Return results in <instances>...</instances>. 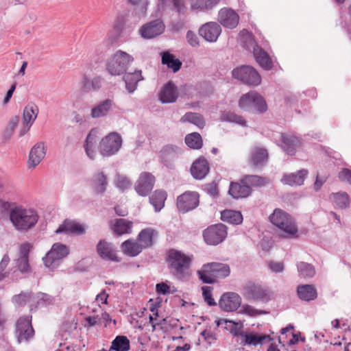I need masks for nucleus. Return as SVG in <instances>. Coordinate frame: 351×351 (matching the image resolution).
<instances>
[{
	"label": "nucleus",
	"mask_w": 351,
	"mask_h": 351,
	"mask_svg": "<svg viewBox=\"0 0 351 351\" xmlns=\"http://www.w3.org/2000/svg\"><path fill=\"white\" fill-rule=\"evenodd\" d=\"M12 203L4 202L2 207L10 208V219L16 230L25 231L34 227L38 220L37 212L31 208H25L21 206H14Z\"/></svg>",
	"instance_id": "nucleus-1"
},
{
	"label": "nucleus",
	"mask_w": 351,
	"mask_h": 351,
	"mask_svg": "<svg viewBox=\"0 0 351 351\" xmlns=\"http://www.w3.org/2000/svg\"><path fill=\"white\" fill-rule=\"evenodd\" d=\"M197 276L205 284H214L218 278H225L230 274V268L228 264L212 262L204 264Z\"/></svg>",
	"instance_id": "nucleus-2"
},
{
	"label": "nucleus",
	"mask_w": 351,
	"mask_h": 351,
	"mask_svg": "<svg viewBox=\"0 0 351 351\" xmlns=\"http://www.w3.org/2000/svg\"><path fill=\"white\" fill-rule=\"evenodd\" d=\"M191 261V258L180 251L174 249L169 251V267L171 273L178 279H182L187 275Z\"/></svg>",
	"instance_id": "nucleus-3"
},
{
	"label": "nucleus",
	"mask_w": 351,
	"mask_h": 351,
	"mask_svg": "<svg viewBox=\"0 0 351 351\" xmlns=\"http://www.w3.org/2000/svg\"><path fill=\"white\" fill-rule=\"evenodd\" d=\"M133 61L134 58L131 55L118 50L107 60L106 69L111 75H121L125 73Z\"/></svg>",
	"instance_id": "nucleus-4"
},
{
	"label": "nucleus",
	"mask_w": 351,
	"mask_h": 351,
	"mask_svg": "<svg viewBox=\"0 0 351 351\" xmlns=\"http://www.w3.org/2000/svg\"><path fill=\"white\" fill-rule=\"evenodd\" d=\"M270 221L283 232L284 237L295 235L298 228L291 216L285 211L276 208L269 216Z\"/></svg>",
	"instance_id": "nucleus-5"
},
{
	"label": "nucleus",
	"mask_w": 351,
	"mask_h": 351,
	"mask_svg": "<svg viewBox=\"0 0 351 351\" xmlns=\"http://www.w3.org/2000/svg\"><path fill=\"white\" fill-rule=\"evenodd\" d=\"M122 143V137L119 133L110 132L100 141L99 152L104 157H110L115 155L120 150Z\"/></svg>",
	"instance_id": "nucleus-6"
},
{
	"label": "nucleus",
	"mask_w": 351,
	"mask_h": 351,
	"mask_svg": "<svg viewBox=\"0 0 351 351\" xmlns=\"http://www.w3.org/2000/svg\"><path fill=\"white\" fill-rule=\"evenodd\" d=\"M69 254V249L66 245L56 243L52 245L50 251L43 257V263L47 267L55 268Z\"/></svg>",
	"instance_id": "nucleus-7"
},
{
	"label": "nucleus",
	"mask_w": 351,
	"mask_h": 351,
	"mask_svg": "<svg viewBox=\"0 0 351 351\" xmlns=\"http://www.w3.org/2000/svg\"><path fill=\"white\" fill-rule=\"evenodd\" d=\"M243 295L248 300L267 302L271 293L265 287L254 282H248L243 288Z\"/></svg>",
	"instance_id": "nucleus-8"
},
{
	"label": "nucleus",
	"mask_w": 351,
	"mask_h": 351,
	"mask_svg": "<svg viewBox=\"0 0 351 351\" xmlns=\"http://www.w3.org/2000/svg\"><path fill=\"white\" fill-rule=\"evenodd\" d=\"M232 76L244 84L258 86L261 82L259 73L251 66H241L232 71Z\"/></svg>",
	"instance_id": "nucleus-9"
},
{
	"label": "nucleus",
	"mask_w": 351,
	"mask_h": 351,
	"mask_svg": "<svg viewBox=\"0 0 351 351\" xmlns=\"http://www.w3.org/2000/svg\"><path fill=\"white\" fill-rule=\"evenodd\" d=\"M227 237V228L223 223H217L208 226L203 232L205 242L210 245L221 243Z\"/></svg>",
	"instance_id": "nucleus-10"
},
{
	"label": "nucleus",
	"mask_w": 351,
	"mask_h": 351,
	"mask_svg": "<svg viewBox=\"0 0 351 351\" xmlns=\"http://www.w3.org/2000/svg\"><path fill=\"white\" fill-rule=\"evenodd\" d=\"M199 194L195 191H186L177 197V207L180 212L186 213L199 205Z\"/></svg>",
	"instance_id": "nucleus-11"
},
{
	"label": "nucleus",
	"mask_w": 351,
	"mask_h": 351,
	"mask_svg": "<svg viewBox=\"0 0 351 351\" xmlns=\"http://www.w3.org/2000/svg\"><path fill=\"white\" fill-rule=\"evenodd\" d=\"M96 251L99 256L104 261L119 263L121 258L117 254V250L112 243L106 239H101L96 245Z\"/></svg>",
	"instance_id": "nucleus-12"
},
{
	"label": "nucleus",
	"mask_w": 351,
	"mask_h": 351,
	"mask_svg": "<svg viewBox=\"0 0 351 351\" xmlns=\"http://www.w3.org/2000/svg\"><path fill=\"white\" fill-rule=\"evenodd\" d=\"M16 333L18 341H27L34 335V330L32 326V317H20L16 324Z\"/></svg>",
	"instance_id": "nucleus-13"
},
{
	"label": "nucleus",
	"mask_w": 351,
	"mask_h": 351,
	"mask_svg": "<svg viewBox=\"0 0 351 351\" xmlns=\"http://www.w3.org/2000/svg\"><path fill=\"white\" fill-rule=\"evenodd\" d=\"M155 183L154 176L149 172H143L136 181L134 189L136 193L143 197L149 194Z\"/></svg>",
	"instance_id": "nucleus-14"
},
{
	"label": "nucleus",
	"mask_w": 351,
	"mask_h": 351,
	"mask_svg": "<svg viewBox=\"0 0 351 351\" xmlns=\"http://www.w3.org/2000/svg\"><path fill=\"white\" fill-rule=\"evenodd\" d=\"M165 29L163 21L161 19H156L143 25L139 32L143 38L151 39L162 34Z\"/></svg>",
	"instance_id": "nucleus-15"
},
{
	"label": "nucleus",
	"mask_w": 351,
	"mask_h": 351,
	"mask_svg": "<svg viewBox=\"0 0 351 351\" xmlns=\"http://www.w3.org/2000/svg\"><path fill=\"white\" fill-rule=\"evenodd\" d=\"M241 298L236 293H223L219 301V307L226 312H233L241 305Z\"/></svg>",
	"instance_id": "nucleus-16"
},
{
	"label": "nucleus",
	"mask_w": 351,
	"mask_h": 351,
	"mask_svg": "<svg viewBox=\"0 0 351 351\" xmlns=\"http://www.w3.org/2000/svg\"><path fill=\"white\" fill-rule=\"evenodd\" d=\"M218 21L223 27L234 29L239 24V16L233 10L224 8L219 12Z\"/></svg>",
	"instance_id": "nucleus-17"
},
{
	"label": "nucleus",
	"mask_w": 351,
	"mask_h": 351,
	"mask_svg": "<svg viewBox=\"0 0 351 351\" xmlns=\"http://www.w3.org/2000/svg\"><path fill=\"white\" fill-rule=\"evenodd\" d=\"M221 33V26L216 22H209L203 25L199 29V34L206 41L213 43L217 41Z\"/></svg>",
	"instance_id": "nucleus-18"
},
{
	"label": "nucleus",
	"mask_w": 351,
	"mask_h": 351,
	"mask_svg": "<svg viewBox=\"0 0 351 351\" xmlns=\"http://www.w3.org/2000/svg\"><path fill=\"white\" fill-rule=\"evenodd\" d=\"M31 245L29 243H24L19 249V256L16 260V265L18 270L22 274L29 273L30 266L29 264V254Z\"/></svg>",
	"instance_id": "nucleus-19"
},
{
	"label": "nucleus",
	"mask_w": 351,
	"mask_h": 351,
	"mask_svg": "<svg viewBox=\"0 0 351 351\" xmlns=\"http://www.w3.org/2000/svg\"><path fill=\"white\" fill-rule=\"evenodd\" d=\"M46 147L43 142H38L31 149L28 159L29 168H35L44 158L46 154Z\"/></svg>",
	"instance_id": "nucleus-20"
},
{
	"label": "nucleus",
	"mask_w": 351,
	"mask_h": 351,
	"mask_svg": "<svg viewBox=\"0 0 351 351\" xmlns=\"http://www.w3.org/2000/svg\"><path fill=\"white\" fill-rule=\"evenodd\" d=\"M267 159V150L263 147H256L251 151L250 164L254 168H261L266 164Z\"/></svg>",
	"instance_id": "nucleus-21"
},
{
	"label": "nucleus",
	"mask_w": 351,
	"mask_h": 351,
	"mask_svg": "<svg viewBox=\"0 0 351 351\" xmlns=\"http://www.w3.org/2000/svg\"><path fill=\"white\" fill-rule=\"evenodd\" d=\"M84 226L78 223L70 220H65L55 231L56 234L72 233L77 235L85 234Z\"/></svg>",
	"instance_id": "nucleus-22"
},
{
	"label": "nucleus",
	"mask_w": 351,
	"mask_h": 351,
	"mask_svg": "<svg viewBox=\"0 0 351 351\" xmlns=\"http://www.w3.org/2000/svg\"><path fill=\"white\" fill-rule=\"evenodd\" d=\"M308 171L306 169H301L295 173L284 175L281 181L285 184L289 186H300L303 184Z\"/></svg>",
	"instance_id": "nucleus-23"
},
{
	"label": "nucleus",
	"mask_w": 351,
	"mask_h": 351,
	"mask_svg": "<svg viewBox=\"0 0 351 351\" xmlns=\"http://www.w3.org/2000/svg\"><path fill=\"white\" fill-rule=\"evenodd\" d=\"M180 153L181 149L178 146L167 145L161 149L160 156L164 164L169 167Z\"/></svg>",
	"instance_id": "nucleus-24"
},
{
	"label": "nucleus",
	"mask_w": 351,
	"mask_h": 351,
	"mask_svg": "<svg viewBox=\"0 0 351 351\" xmlns=\"http://www.w3.org/2000/svg\"><path fill=\"white\" fill-rule=\"evenodd\" d=\"M209 172V165L205 158H199L193 163L191 173L197 180L204 178Z\"/></svg>",
	"instance_id": "nucleus-25"
},
{
	"label": "nucleus",
	"mask_w": 351,
	"mask_h": 351,
	"mask_svg": "<svg viewBox=\"0 0 351 351\" xmlns=\"http://www.w3.org/2000/svg\"><path fill=\"white\" fill-rule=\"evenodd\" d=\"M157 235V232L154 229L151 228H145L138 234L137 241L144 250L153 245L154 239Z\"/></svg>",
	"instance_id": "nucleus-26"
},
{
	"label": "nucleus",
	"mask_w": 351,
	"mask_h": 351,
	"mask_svg": "<svg viewBox=\"0 0 351 351\" xmlns=\"http://www.w3.org/2000/svg\"><path fill=\"white\" fill-rule=\"evenodd\" d=\"M178 98L176 86L169 81L162 88L160 99L162 103H173Z\"/></svg>",
	"instance_id": "nucleus-27"
},
{
	"label": "nucleus",
	"mask_w": 351,
	"mask_h": 351,
	"mask_svg": "<svg viewBox=\"0 0 351 351\" xmlns=\"http://www.w3.org/2000/svg\"><path fill=\"white\" fill-rule=\"evenodd\" d=\"M282 147L288 155H294L296 148L300 145L299 138L295 136L282 134Z\"/></svg>",
	"instance_id": "nucleus-28"
},
{
	"label": "nucleus",
	"mask_w": 351,
	"mask_h": 351,
	"mask_svg": "<svg viewBox=\"0 0 351 351\" xmlns=\"http://www.w3.org/2000/svg\"><path fill=\"white\" fill-rule=\"evenodd\" d=\"M121 249L124 254L130 257L137 256L143 250L138 241L133 239L123 242Z\"/></svg>",
	"instance_id": "nucleus-29"
},
{
	"label": "nucleus",
	"mask_w": 351,
	"mask_h": 351,
	"mask_svg": "<svg viewBox=\"0 0 351 351\" xmlns=\"http://www.w3.org/2000/svg\"><path fill=\"white\" fill-rule=\"evenodd\" d=\"M113 101L112 99H106L95 106L90 112V117L93 119L106 117L112 109Z\"/></svg>",
	"instance_id": "nucleus-30"
},
{
	"label": "nucleus",
	"mask_w": 351,
	"mask_h": 351,
	"mask_svg": "<svg viewBox=\"0 0 351 351\" xmlns=\"http://www.w3.org/2000/svg\"><path fill=\"white\" fill-rule=\"evenodd\" d=\"M251 192L250 186L241 182H231L228 191L229 194L234 199L247 197Z\"/></svg>",
	"instance_id": "nucleus-31"
},
{
	"label": "nucleus",
	"mask_w": 351,
	"mask_h": 351,
	"mask_svg": "<svg viewBox=\"0 0 351 351\" xmlns=\"http://www.w3.org/2000/svg\"><path fill=\"white\" fill-rule=\"evenodd\" d=\"M125 88L129 93L134 92L137 88L138 82L143 80L141 71L136 70L133 73H125L123 77Z\"/></svg>",
	"instance_id": "nucleus-32"
},
{
	"label": "nucleus",
	"mask_w": 351,
	"mask_h": 351,
	"mask_svg": "<svg viewBox=\"0 0 351 351\" xmlns=\"http://www.w3.org/2000/svg\"><path fill=\"white\" fill-rule=\"evenodd\" d=\"M255 99L257 101H261V104H263L262 96L256 91H250L241 96L239 99V106L242 109L250 110Z\"/></svg>",
	"instance_id": "nucleus-33"
},
{
	"label": "nucleus",
	"mask_w": 351,
	"mask_h": 351,
	"mask_svg": "<svg viewBox=\"0 0 351 351\" xmlns=\"http://www.w3.org/2000/svg\"><path fill=\"white\" fill-rule=\"evenodd\" d=\"M297 293L299 298L304 301L313 300L317 297L315 288L311 285H299Z\"/></svg>",
	"instance_id": "nucleus-34"
},
{
	"label": "nucleus",
	"mask_w": 351,
	"mask_h": 351,
	"mask_svg": "<svg viewBox=\"0 0 351 351\" xmlns=\"http://www.w3.org/2000/svg\"><path fill=\"white\" fill-rule=\"evenodd\" d=\"M92 187L97 193H104L108 185L107 177L103 172L95 173L92 178Z\"/></svg>",
	"instance_id": "nucleus-35"
},
{
	"label": "nucleus",
	"mask_w": 351,
	"mask_h": 351,
	"mask_svg": "<svg viewBox=\"0 0 351 351\" xmlns=\"http://www.w3.org/2000/svg\"><path fill=\"white\" fill-rule=\"evenodd\" d=\"M254 58L257 63L265 70H270L272 67L271 60L267 53L262 48L258 47L253 51Z\"/></svg>",
	"instance_id": "nucleus-36"
},
{
	"label": "nucleus",
	"mask_w": 351,
	"mask_h": 351,
	"mask_svg": "<svg viewBox=\"0 0 351 351\" xmlns=\"http://www.w3.org/2000/svg\"><path fill=\"white\" fill-rule=\"evenodd\" d=\"M239 35L241 43L246 50L253 52L258 47L253 35L247 30L243 29Z\"/></svg>",
	"instance_id": "nucleus-37"
},
{
	"label": "nucleus",
	"mask_w": 351,
	"mask_h": 351,
	"mask_svg": "<svg viewBox=\"0 0 351 351\" xmlns=\"http://www.w3.org/2000/svg\"><path fill=\"white\" fill-rule=\"evenodd\" d=\"M167 193L163 190H156L149 197V202L154 207L156 212L160 211L165 205Z\"/></svg>",
	"instance_id": "nucleus-38"
},
{
	"label": "nucleus",
	"mask_w": 351,
	"mask_h": 351,
	"mask_svg": "<svg viewBox=\"0 0 351 351\" xmlns=\"http://www.w3.org/2000/svg\"><path fill=\"white\" fill-rule=\"evenodd\" d=\"M38 114V108L34 104H28L23 110L24 124L32 126Z\"/></svg>",
	"instance_id": "nucleus-39"
},
{
	"label": "nucleus",
	"mask_w": 351,
	"mask_h": 351,
	"mask_svg": "<svg viewBox=\"0 0 351 351\" xmlns=\"http://www.w3.org/2000/svg\"><path fill=\"white\" fill-rule=\"evenodd\" d=\"M221 219L225 222L232 224H240L243 221V216L239 211L225 210L221 212Z\"/></svg>",
	"instance_id": "nucleus-40"
},
{
	"label": "nucleus",
	"mask_w": 351,
	"mask_h": 351,
	"mask_svg": "<svg viewBox=\"0 0 351 351\" xmlns=\"http://www.w3.org/2000/svg\"><path fill=\"white\" fill-rule=\"evenodd\" d=\"M132 228V222L125 219H117L113 225L112 230L115 234L121 235L130 233Z\"/></svg>",
	"instance_id": "nucleus-41"
},
{
	"label": "nucleus",
	"mask_w": 351,
	"mask_h": 351,
	"mask_svg": "<svg viewBox=\"0 0 351 351\" xmlns=\"http://www.w3.org/2000/svg\"><path fill=\"white\" fill-rule=\"evenodd\" d=\"M162 63L171 69L174 73L178 71L182 66V62L178 59L175 58V56L168 52H163L162 53Z\"/></svg>",
	"instance_id": "nucleus-42"
},
{
	"label": "nucleus",
	"mask_w": 351,
	"mask_h": 351,
	"mask_svg": "<svg viewBox=\"0 0 351 351\" xmlns=\"http://www.w3.org/2000/svg\"><path fill=\"white\" fill-rule=\"evenodd\" d=\"M182 122H189L197 125L199 128L205 126L206 121L203 116L196 112H186L181 119Z\"/></svg>",
	"instance_id": "nucleus-43"
},
{
	"label": "nucleus",
	"mask_w": 351,
	"mask_h": 351,
	"mask_svg": "<svg viewBox=\"0 0 351 351\" xmlns=\"http://www.w3.org/2000/svg\"><path fill=\"white\" fill-rule=\"evenodd\" d=\"M239 335L244 337V344L250 346H257L262 343L265 339L269 338V335H258L254 333H247L244 332H240Z\"/></svg>",
	"instance_id": "nucleus-44"
},
{
	"label": "nucleus",
	"mask_w": 351,
	"mask_h": 351,
	"mask_svg": "<svg viewBox=\"0 0 351 351\" xmlns=\"http://www.w3.org/2000/svg\"><path fill=\"white\" fill-rule=\"evenodd\" d=\"M241 182L247 186H262L267 184L268 180L266 178L259 176L246 175L243 176Z\"/></svg>",
	"instance_id": "nucleus-45"
},
{
	"label": "nucleus",
	"mask_w": 351,
	"mask_h": 351,
	"mask_svg": "<svg viewBox=\"0 0 351 351\" xmlns=\"http://www.w3.org/2000/svg\"><path fill=\"white\" fill-rule=\"evenodd\" d=\"M110 349L115 351H128L130 350V341L127 337L119 335L112 341Z\"/></svg>",
	"instance_id": "nucleus-46"
},
{
	"label": "nucleus",
	"mask_w": 351,
	"mask_h": 351,
	"mask_svg": "<svg viewBox=\"0 0 351 351\" xmlns=\"http://www.w3.org/2000/svg\"><path fill=\"white\" fill-rule=\"evenodd\" d=\"M185 143L190 148L195 149L201 148L203 145L202 136L197 132L187 134L185 137Z\"/></svg>",
	"instance_id": "nucleus-47"
},
{
	"label": "nucleus",
	"mask_w": 351,
	"mask_h": 351,
	"mask_svg": "<svg viewBox=\"0 0 351 351\" xmlns=\"http://www.w3.org/2000/svg\"><path fill=\"white\" fill-rule=\"evenodd\" d=\"M219 119L221 121L235 123L241 125H245L246 124V121L241 116L230 111L222 112Z\"/></svg>",
	"instance_id": "nucleus-48"
},
{
	"label": "nucleus",
	"mask_w": 351,
	"mask_h": 351,
	"mask_svg": "<svg viewBox=\"0 0 351 351\" xmlns=\"http://www.w3.org/2000/svg\"><path fill=\"white\" fill-rule=\"evenodd\" d=\"M331 196L333 200L339 208L344 209L347 208L350 206V198L347 193L346 192H338L332 193Z\"/></svg>",
	"instance_id": "nucleus-49"
},
{
	"label": "nucleus",
	"mask_w": 351,
	"mask_h": 351,
	"mask_svg": "<svg viewBox=\"0 0 351 351\" xmlns=\"http://www.w3.org/2000/svg\"><path fill=\"white\" fill-rule=\"evenodd\" d=\"M298 271L299 276L301 278H312L315 274V270L314 267L305 262H300L297 265Z\"/></svg>",
	"instance_id": "nucleus-50"
},
{
	"label": "nucleus",
	"mask_w": 351,
	"mask_h": 351,
	"mask_svg": "<svg viewBox=\"0 0 351 351\" xmlns=\"http://www.w3.org/2000/svg\"><path fill=\"white\" fill-rule=\"evenodd\" d=\"M219 0H191V5L193 9L201 10L211 9L216 5Z\"/></svg>",
	"instance_id": "nucleus-51"
},
{
	"label": "nucleus",
	"mask_w": 351,
	"mask_h": 351,
	"mask_svg": "<svg viewBox=\"0 0 351 351\" xmlns=\"http://www.w3.org/2000/svg\"><path fill=\"white\" fill-rule=\"evenodd\" d=\"M32 298L31 292H21L12 298V302L18 306H24Z\"/></svg>",
	"instance_id": "nucleus-52"
},
{
	"label": "nucleus",
	"mask_w": 351,
	"mask_h": 351,
	"mask_svg": "<svg viewBox=\"0 0 351 351\" xmlns=\"http://www.w3.org/2000/svg\"><path fill=\"white\" fill-rule=\"evenodd\" d=\"M202 296L204 298V301L208 304V305L216 306L217 303L213 298L212 291L213 288L208 286H204L202 287Z\"/></svg>",
	"instance_id": "nucleus-53"
},
{
	"label": "nucleus",
	"mask_w": 351,
	"mask_h": 351,
	"mask_svg": "<svg viewBox=\"0 0 351 351\" xmlns=\"http://www.w3.org/2000/svg\"><path fill=\"white\" fill-rule=\"evenodd\" d=\"M10 262V258L8 254H5L0 262V281L5 279L8 276V272L5 269Z\"/></svg>",
	"instance_id": "nucleus-54"
},
{
	"label": "nucleus",
	"mask_w": 351,
	"mask_h": 351,
	"mask_svg": "<svg viewBox=\"0 0 351 351\" xmlns=\"http://www.w3.org/2000/svg\"><path fill=\"white\" fill-rule=\"evenodd\" d=\"M242 312L251 317L266 313L264 311L257 310L254 307L247 304L243 306Z\"/></svg>",
	"instance_id": "nucleus-55"
},
{
	"label": "nucleus",
	"mask_w": 351,
	"mask_h": 351,
	"mask_svg": "<svg viewBox=\"0 0 351 351\" xmlns=\"http://www.w3.org/2000/svg\"><path fill=\"white\" fill-rule=\"evenodd\" d=\"M254 101H256L253 102V104L252 105V110L254 109L255 112H258V113H264L267 111V105L266 104L265 100L264 99V98L263 97H262L263 104H261V101L260 102L257 101L256 99H255Z\"/></svg>",
	"instance_id": "nucleus-56"
},
{
	"label": "nucleus",
	"mask_w": 351,
	"mask_h": 351,
	"mask_svg": "<svg viewBox=\"0 0 351 351\" xmlns=\"http://www.w3.org/2000/svg\"><path fill=\"white\" fill-rule=\"evenodd\" d=\"M131 185L130 180L121 176H118L116 181V186L121 190H125L129 188Z\"/></svg>",
	"instance_id": "nucleus-57"
},
{
	"label": "nucleus",
	"mask_w": 351,
	"mask_h": 351,
	"mask_svg": "<svg viewBox=\"0 0 351 351\" xmlns=\"http://www.w3.org/2000/svg\"><path fill=\"white\" fill-rule=\"evenodd\" d=\"M186 40L188 43L193 47H198L199 45L198 37L191 30L188 31L186 33Z\"/></svg>",
	"instance_id": "nucleus-58"
},
{
	"label": "nucleus",
	"mask_w": 351,
	"mask_h": 351,
	"mask_svg": "<svg viewBox=\"0 0 351 351\" xmlns=\"http://www.w3.org/2000/svg\"><path fill=\"white\" fill-rule=\"evenodd\" d=\"M339 179L342 182H346L351 184V170L343 169L338 175Z\"/></svg>",
	"instance_id": "nucleus-59"
},
{
	"label": "nucleus",
	"mask_w": 351,
	"mask_h": 351,
	"mask_svg": "<svg viewBox=\"0 0 351 351\" xmlns=\"http://www.w3.org/2000/svg\"><path fill=\"white\" fill-rule=\"evenodd\" d=\"M268 265L269 269L275 273L282 272L284 270V264L282 262L269 261Z\"/></svg>",
	"instance_id": "nucleus-60"
},
{
	"label": "nucleus",
	"mask_w": 351,
	"mask_h": 351,
	"mask_svg": "<svg viewBox=\"0 0 351 351\" xmlns=\"http://www.w3.org/2000/svg\"><path fill=\"white\" fill-rule=\"evenodd\" d=\"M171 3L173 4L174 9L178 13H180L184 8L183 0H167V4Z\"/></svg>",
	"instance_id": "nucleus-61"
},
{
	"label": "nucleus",
	"mask_w": 351,
	"mask_h": 351,
	"mask_svg": "<svg viewBox=\"0 0 351 351\" xmlns=\"http://www.w3.org/2000/svg\"><path fill=\"white\" fill-rule=\"evenodd\" d=\"M95 145L93 144H85L84 149L86 153V155L91 160H94L96 156V152L95 150Z\"/></svg>",
	"instance_id": "nucleus-62"
},
{
	"label": "nucleus",
	"mask_w": 351,
	"mask_h": 351,
	"mask_svg": "<svg viewBox=\"0 0 351 351\" xmlns=\"http://www.w3.org/2000/svg\"><path fill=\"white\" fill-rule=\"evenodd\" d=\"M156 292L159 294L166 295L170 293V287L165 283H158L156 286Z\"/></svg>",
	"instance_id": "nucleus-63"
},
{
	"label": "nucleus",
	"mask_w": 351,
	"mask_h": 351,
	"mask_svg": "<svg viewBox=\"0 0 351 351\" xmlns=\"http://www.w3.org/2000/svg\"><path fill=\"white\" fill-rule=\"evenodd\" d=\"M19 121V117L16 116L13 118H12L9 122L8 128L7 130L9 132L8 136H10L14 130H15L16 127L17 126Z\"/></svg>",
	"instance_id": "nucleus-64"
}]
</instances>
